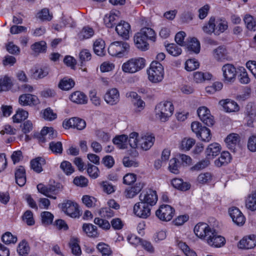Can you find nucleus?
Wrapping results in <instances>:
<instances>
[{
  "mask_svg": "<svg viewBox=\"0 0 256 256\" xmlns=\"http://www.w3.org/2000/svg\"><path fill=\"white\" fill-rule=\"evenodd\" d=\"M174 111L172 103L168 101L162 102L158 104L155 108L156 116L162 122H164L168 120Z\"/></svg>",
  "mask_w": 256,
  "mask_h": 256,
  "instance_id": "1",
  "label": "nucleus"
},
{
  "mask_svg": "<svg viewBox=\"0 0 256 256\" xmlns=\"http://www.w3.org/2000/svg\"><path fill=\"white\" fill-rule=\"evenodd\" d=\"M181 166L180 164L178 162L174 157L170 160L168 169L172 173L178 174L180 172Z\"/></svg>",
  "mask_w": 256,
  "mask_h": 256,
  "instance_id": "42",
  "label": "nucleus"
},
{
  "mask_svg": "<svg viewBox=\"0 0 256 256\" xmlns=\"http://www.w3.org/2000/svg\"><path fill=\"white\" fill-rule=\"evenodd\" d=\"M174 209L168 204L161 205L156 212V216L161 220L168 222L174 217Z\"/></svg>",
  "mask_w": 256,
  "mask_h": 256,
  "instance_id": "6",
  "label": "nucleus"
},
{
  "mask_svg": "<svg viewBox=\"0 0 256 256\" xmlns=\"http://www.w3.org/2000/svg\"><path fill=\"white\" fill-rule=\"evenodd\" d=\"M226 50L222 46H219L214 50V58L218 61H222L226 58Z\"/></svg>",
  "mask_w": 256,
  "mask_h": 256,
  "instance_id": "49",
  "label": "nucleus"
},
{
  "mask_svg": "<svg viewBox=\"0 0 256 256\" xmlns=\"http://www.w3.org/2000/svg\"><path fill=\"white\" fill-rule=\"evenodd\" d=\"M197 136L200 138L204 142H208L212 138L210 130L208 128L203 126Z\"/></svg>",
  "mask_w": 256,
  "mask_h": 256,
  "instance_id": "50",
  "label": "nucleus"
},
{
  "mask_svg": "<svg viewBox=\"0 0 256 256\" xmlns=\"http://www.w3.org/2000/svg\"><path fill=\"white\" fill-rule=\"evenodd\" d=\"M130 46L127 42L116 41L110 45L108 52L112 56L122 58L128 54Z\"/></svg>",
  "mask_w": 256,
  "mask_h": 256,
  "instance_id": "4",
  "label": "nucleus"
},
{
  "mask_svg": "<svg viewBox=\"0 0 256 256\" xmlns=\"http://www.w3.org/2000/svg\"><path fill=\"white\" fill-rule=\"evenodd\" d=\"M58 207L66 215L72 218H78L80 216L78 204L71 200H64L58 204Z\"/></svg>",
  "mask_w": 256,
  "mask_h": 256,
  "instance_id": "5",
  "label": "nucleus"
},
{
  "mask_svg": "<svg viewBox=\"0 0 256 256\" xmlns=\"http://www.w3.org/2000/svg\"><path fill=\"white\" fill-rule=\"evenodd\" d=\"M43 117L45 120L52 121L55 120L57 117V114L54 112L53 110L50 108L45 109L43 112Z\"/></svg>",
  "mask_w": 256,
  "mask_h": 256,
  "instance_id": "63",
  "label": "nucleus"
},
{
  "mask_svg": "<svg viewBox=\"0 0 256 256\" xmlns=\"http://www.w3.org/2000/svg\"><path fill=\"white\" fill-rule=\"evenodd\" d=\"M212 230L213 229H212L208 224L204 222L198 224L194 228V232L196 236L206 240Z\"/></svg>",
  "mask_w": 256,
  "mask_h": 256,
  "instance_id": "12",
  "label": "nucleus"
},
{
  "mask_svg": "<svg viewBox=\"0 0 256 256\" xmlns=\"http://www.w3.org/2000/svg\"><path fill=\"white\" fill-rule=\"evenodd\" d=\"M70 98L72 102L78 104H85L88 102L86 96L80 91L72 92L70 96Z\"/></svg>",
  "mask_w": 256,
  "mask_h": 256,
  "instance_id": "28",
  "label": "nucleus"
},
{
  "mask_svg": "<svg viewBox=\"0 0 256 256\" xmlns=\"http://www.w3.org/2000/svg\"><path fill=\"white\" fill-rule=\"evenodd\" d=\"M232 160L230 154L226 151L221 153L220 156L214 161L215 165L218 167L226 166Z\"/></svg>",
  "mask_w": 256,
  "mask_h": 256,
  "instance_id": "33",
  "label": "nucleus"
},
{
  "mask_svg": "<svg viewBox=\"0 0 256 256\" xmlns=\"http://www.w3.org/2000/svg\"><path fill=\"white\" fill-rule=\"evenodd\" d=\"M245 203L248 209L251 211L256 210V196L254 192L248 196Z\"/></svg>",
  "mask_w": 256,
  "mask_h": 256,
  "instance_id": "40",
  "label": "nucleus"
},
{
  "mask_svg": "<svg viewBox=\"0 0 256 256\" xmlns=\"http://www.w3.org/2000/svg\"><path fill=\"white\" fill-rule=\"evenodd\" d=\"M130 26L126 22L121 21L116 26V31L118 34L125 39L129 38Z\"/></svg>",
  "mask_w": 256,
  "mask_h": 256,
  "instance_id": "21",
  "label": "nucleus"
},
{
  "mask_svg": "<svg viewBox=\"0 0 256 256\" xmlns=\"http://www.w3.org/2000/svg\"><path fill=\"white\" fill-rule=\"evenodd\" d=\"M215 18L211 17L208 23H206L202 28L204 32L208 34H214Z\"/></svg>",
  "mask_w": 256,
  "mask_h": 256,
  "instance_id": "55",
  "label": "nucleus"
},
{
  "mask_svg": "<svg viewBox=\"0 0 256 256\" xmlns=\"http://www.w3.org/2000/svg\"><path fill=\"white\" fill-rule=\"evenodd\" d=\"M200 66L199 62L195 59H189L185 63V68L186 70L191 72L198 68Z\"/></svg>",
  "mask_w": 256,
  "mask_h": 256,
  "instance_id": "59",
  "label": "nucleus"
},
{
  "mask_svg": "<svg viewBox=\"0 0 256 256\" xmlns=\"http://www.w3.org/2000/svg\"><path fill=\"white\" fill-rule=\"evenodd\" d=\"M120 12L117 10H112L106 14L104 19L106 26L108 28L114 26L120 20Z\"/></svg>",
  "mask_w": 256,
  "mask_h": 256,
  "instance_id": "14",
  "label": "nucleus"
},
{
  "mask_svg": "<svg viewBox=\"0 0 256 256\" xmlns=\"http://www.w3.org/2000/svg\"><path fill=\"white\" fill-rule=\"evenodd\" d=\"M146 40L154 42L156 40V34L153 29L148 27H144L138 32Z\"/></svg>",
  "mask_w": 256,
  "mask_h": 256,
  "instance_id": "29",
  "label": "nucleus"
},
{
  "mask_svg": "<svg viewBox=\"0 0 256 256\" xmlns=\"http://www.w3.org/2000/svg\"><path fill=\"white\" fill-rule=\"evenodd\" d=\"M60 168L66 175H70L74 172V167L68 161H63L60 164Z\"/></svg>",
  "mask_w": 256,
  "mask_h": 256,
  "instance_id": "56",
  "label": "nucleus"
},
{
  "mask_svg": "<svg viewBox=\"0 0 256 256\" xmlns=\"http://www.w3.org/2000/svg\"><path fill=\"white\" fill-rule=\"evenodd\" d=\"M166 47L167 52L173 56H178L182 53V49L176 44H168Z\"/></svg>",
  "mask_w": 256,
  "mask_h": 256,
  "instance_id": "52",
  "label": "nucleus"
},
{
  "mask_svg": "<svg viewBox=\"0 0 256 256\" xmlns=\"http://www.w3.org/2000/svg\"><path fill=\"white\" fill-rule=\"evenodd\" d=\"M146 60L142 58H132L124 62L122 65V70L124 72L134 74L144 68Z\"/></svg>",
  "mask_w": 256,
  "mask_h": 256,
  "instance_id": "3",
  "label": "nucleus"
},
{
  "mask_svg": "<svg viewBox=\"0 0 256 256\" xmlns=\"http://www.w3.org/2000/svg\"><path fill=\"white\" fill-rule=\"evenodd\" d=\"M228 212L233 222L238 226H242L245 222V218L240 210L236 207L230 208Z\"/></svg>",
  "mask_w": 256,
  "mask_h": 256,
  "instance_id": "17",
  "label": "nucleus"
},
{
  "mask_svg": "<svg viewBox=\"0 0 256 256\" xmlns=\"http://www.w3.org/2000/svg\"><path fill=\"white\" fill-rule=\"evenodd\" d=\"M96 248L102 256H112V252L108 245L104 243H99Z\"/></svg>",
  "mask_w": 256,
  "mask_h": 256,
  "instance_id": "46",
  "label": "nucleus"
},
{
  "mask_svg": "<svg viewBox=\"0 0 256 256\" xmlns=\"http://www.w3.org/2000/svg\"><path fill=\"white\" fill-rule=\"evenodd\" d=\"M42 222L44 225H50L52 224L54 216L49 212H43L41 213Z\"/></svg>",
  "mask_w": 256,
  "mask_h": 256,
  "instance_id": "58",
  "label": "nucleus"
},
{
  "mask_svg": "<svg viewBox=\"0 0 256 256\" xmlns=\"http://www.w3.org/2000/svg\"><path fill=\"white\" fill-rule=\"evenodd\" d=\"M12 86V82L10 78L5 76L0 78V92L9 90Z\"/></svg>",
  "mask_w": 256,
  "mask_h": 256,
  "instance_id": "45",
  "label": "nucleus"
},
{
  "mask_svg": "<svg viewBox=\"0 0 256 256\" xmlns=\"http://www.w3.org/2000/svg\"><path fill=\"white\" fill-rule=\"evenodd\" d=\"M139 200L152 207L156 204L158 198L156 190L148 189L144 190L140 193L139 196Z\"/></svg>",
  "mask_w": 256,
  "mask_h": 256,
  "instance_id": "7",
  "label": "nucleus"
},
{
  "mask_svg": "<svg viewBox=\"0 0 256 256\" xmlns=\"http://www.w3.org/2000/svg\"><path fill=\"white\" fill-rule=\"evenodd\" d=\"M212 75L209 72H195L193 73V79L196 83H202L210 80Z\"/></svg>",
  "mask_w": 256,
  "mask_h": 256,
  "instance_id": "27",
  "label": "nucleus"
},
{
  "mask_svg": "<svg viewBox=\"0 0 256 256\" xmlns=\"http://www.w3.org/2000/svg\"><path fill=\"white\" fill-rule=\"evenodd\" d=\"M22 220L28 226H33L34 224V214L32 212L27 210L23 214Z\"/></svg>",
  "mask_w": 256,
  "mask_h": 256,
  "instance_id": "61",
  "label": "nucleus"
},
{
  "mask_svg": "<svg viewBox=\"0 0 256 256\" xmlns=\"http://www.w3.org/2000/svg\"><path fill=\"white\" fill-rule=\"evenodd\" d=\"M82 230L89 237L96 238L98 236V232L96 226L91 224H84Z\"/></svg>",
  "mask_w": 256,
  "mask_h": 256,
  "instance_id": "38",
  "label": "nucleus"
},
{
  "mask_svg": "<svg viewBox=\"0 0 256 256\" xmlns=\"http://www.w3.org/2000/svg\"><path fill=\"white\" fill-rule=\"evenodd\" d=\"M219 104L222 106L224 110L228 112H238L239 106L234 100L230 99L222 100L219 102Z\"/></svg>",
  "mask_w": 256,
  "mask_h": 256,
  "instance_id": "22",
  "label": "nucleus"
},
{
  "mask_svg": "<svg viewBox=\"0 0 256 256\" xmlns=\"http://www.w3.org/2000/svg\"><path fill=\"white\" fill-rule=\"evenodd\" d=\"M104 98L106 102L110 105L116 104L120 100V94L116 88H112L106 93Z\"/></svg>",
  "mask_w": 256,
  "mask_h": 256,
  "instance_id": "20",
  "label": "nucleus"
},
{
  "mask_svg": "<svg viewBox=\"0 0 256 256\" xmlns=\"http://www.w3.org/2000/svg\"><path fill=\"white\" fill-rule=\"evenodd\" d=\"M256 246V235L252 234L244 238L238 244V246L241 249H251Z\"/></svg>",
  "mask_w": 256,
  "mask_h": 256,
  "instance_id": "19",
  "label": "nucleus"
},
{
  "mask_svg": "<svg viewBox=\"0 0 256 256\" xmlns=\"http://www.w3.org/2000/svg\"><path fill=\"white\" fill-rule=\"evenodd\" d=\"M214 25V34L216 36H219L228 28V22L222 19L215 20Z\"/></svg>",
  "mask_w": 256,
  "mask_h": 256,
  "instance_id": "32",
  "label": "nucleus"
},
{
  "mask_svg": "<svg viewBox=\"0 0 256 256\" xmlns=\"http://www.w3.org/2000/svg\"><path fill=\"white\" fill-rule=\"evenodd\" d=\"M194 139L190 138H185L181 142L180 148L184 151L189 150L195 144Z\"/></svg>",
  "mask_w": 256,
  "mask_h": 256,
  "instance_id": "41",
  "label": "nucleus"
},
{
  "mask_svg": "<svg viewBox=\"0 0 256 256\" xmlns=\"http://www.w3.org/2000/svg\"><path fill=\"white\" fill-rule=\"evenodd\" d=\"M74 85L75 82L72 78L64 77L60 80L58 87L62 90H68L72 88Z\"/></svg>",
  "mask_w": 256,
  "mask_h": 256,
  "instance_id": "37",
  "label": "nucleus"
},
{
  "mask_svg": "<svg viewBox=\"0 0 256 256\" xmlns=\"http://www.w3.org/2000/svg\"><path fill=\"white\" fill-rule=\"evenodd\" d=\"M94 33L92 28L89 26H86L84 27L78 34V37L80 40L89 38L94 34Z\"/></svg>",
  "mask_w": 256,
  "mask_h": 256,
  "instance_id": "44",
  "label": "nucleus"
},
{
  "mask_svg": "<svg viewBox=\"0 0 256 256\" xmlns=\"http://www.w3.org/2000/svg\"><path fill=\"white\" fill-rule=\"evenodd\" d=\"M17 251L18 254L22 256H26L28 254L30 247L26 240H22L19 244Z\"/></svg>",
  "mask_w": 256,
  "mask_h": 256,
  "instance_id": "53",
  "label": "nucleus"
},
{
  "mask_svg": "<svg viewBox=\"0 0 256 256\" xmlns=\"http://www.w3.org/2000/svg\"><path fill=\"white\" fill-rule=\"evenodd\" d=\"M45 164V159L42 157H38L31 160L30 162L31 169L37 173H40L42 170V166Z\"/></svg>",
  "mask_w": 256,
  "mask_h": 256,
  "instance_id": "31",
  "label": "nucleus"
},
{
  "mask_svg": "<svg viewBox=\"0 0 256 256\" xmlns=\"http://www.w3.org/2000/svg\"><path fill=\"white\" fill-rule=\"evenodd\" d=\"M240 138L237 134L232 133L227 136L225 142L228 148L234 152L239 146Z\"/></svg>",
  "mask_w": 256,
  "mask_h": 256,
  "instance_id": "18",
  "label": "nucleus"
},
{
  "mask_svg": "<svg viewBox=\"0 0 256 256\" xmlns=\"http://www.w3.org/2000/svg\"><path fill=\"white\" fill-rule=\"evenodd\" d=\"M2 240L6 244H15L17 241V238L10 232H6L2 235Z\"/></svg>",
  "mask_w": 256,
  "mask_h": 256,
  "instance_id": "62",
  "label": "nucleus"
},
{
  "mask_svg": "<svg viewBox=\"0 0 256 256\" xmlns=\"http://www.w3.org/2000/svg\"><path fill=\"white\" fill-rule=\"evenodd\" d=\"M56 136V132L52 127H44L40 132V140L44 142Z\"/></svg>",
  "mask_w": 256,
  "mask_h": 256,
  "instance_id": "24",
  "label": "nucleus"
},
{
  "mask_svg": "<svg viewBox=\"0 0 256 256\" xmlns=\"http://www.w3.org/2000/svg\"><path fill=\"white\" fill-rule=\"evenodd\" d=\"M245 117L244 120L246 124L250 127L253 126V124L256 120V106L252 103H248L245 108Z\"/></svg>",
  "mask_w": 256,
  "mask_h": 256,
  "instance_id": "9",
  "label": "nucleus"
},
{
  "mask_svg": "<svg viewBox=\"0 0 256 256\" xmlns=\"http://www.w3.org/2000/svg\"><path fill=\"white\" fill-rule=\"evenodd\" d=\"M151 208L150 206L140 200L134 206V214L140 218H146L151 214Z\"/></svg>",
  "mask_w": 256,
  "mask_h": 256,
  "instance_id": "8",
  "label": "nucleus"
},
{
  "mask_svg": "<svg viewBox=\"0 0 256 256\" xmlns=\"http://www.w3.org/2000/svg\"><path fill=\"white\" fill-rule=\"evenodd\" d=\"M50 150L55 154H61L62 152V144L60 142H52L50 143Z\"/></svg>",
  "mask_w": 256,
  "mask_h": 256,
  "instance_id": "64",
  "label": "nucleus"
},
{
  "mask_svg": "<svg viewBox=\"0 0 256 256\" xmlns=\"http://www.w3.org/2000/svg\"><path fill=\"white\" fill-rule=\"evenodd\" d=\"M175 158L181 166H186L190 165L192 163V158L185 154L178 153L176 155Z\"/></svg>",
  "mask_w": 256,
  "mask_h": 256,
  "instance_id": "43",
  "label": "nucleus"
},
{
  "mask_svg": "<svg viewBox=\"0 0 256 256\" xmlns=\"http://www.w3.org/2000/svg\"><path fill=\"white\" fill-rule=\"evenodd\" d=\"M171 182L174 188L182 191H186L188 190L190 188V184L189 183L184 182V180L180 178H173Z\"/></svg>",
  "mask_w": 256,
  "mask_h": 256,
  "instance_id": "34",
  "label": "nucleus"
},
{
  "mask_svg": "<svg viewBox=\"0 0 256 256\" xmlns=\"http://www.w3.org/2000/svg\"><path fill=\"white\" fill-rule=\"evenodd\" d=\"M37 17L42 21H50L52 18V14L50 13L48 8H44L38 13Z\"/></svg>",
  "mask_w": 256,
  "mask_h": 256,
  "instance_id": "54",
  "label": "nucleus"
},
{
  "mask_svg": "<svg viewBox=\"0 0 256 256\" xmlns=\"http://www.w3.org/2000/svg\"><path fill=\"white\" fill-rule=\"evenodd\" d=\"M185 46H186L188 50L190 52L198 54L200 51V42L197 38H195L188 39V42L185 44Z\"/></svg>",
  "mask_w": 256,
  "mask_h": 256,
  "instance_id": "30",
  "label": "nucleus"
},
{
  "mask_svg": "<svg viewBox=\"0 0 256 256\" xmlns=\"http://www.w3.org/2000/svg\"><path fill=\"white\" fill-rule=\"evenodd\" d=\"M19 102L22 106L36 104L38 100L36 96L31 94H23L19 97Z\"/></svg>",
  "mask_w": 256,
  "mask_h": 256,
  "instance_id": "25",
  "label": "nucleus"
},
{
  "mask_svg": "<svg viewBox=\"0 0 256 256\" xmlns=\"http://www.w3.org/2000/svg\"><path fill=\"white\" fill-rule=\"evenodd\" d=\"M128 138L126 135H120L116 136L113 139V142L118 148L121 149L127 148Z\"/></svg>",
  "mask_w": 256,
  "mask_h": 256,
  "instance_id": "39",
  "label": "nucleus"
},
{
  "mask_svg": "<svg viewBox=\"0 0 256 256\" xmlns=\"http://www.w3.org/2000/svg\"><path fill=\"white\" fill-rule=\"evenodd\" d=\"M82 201L83 204L88 208H92L96 206V199L88 195L82 196Z\"/></svg>",
  "mask_w": 256,
  "mask_h": 256,
  "instance_id": "57",
  "label": "nucleus"
},
{
  "mask_svg": "<svg viewBox=\"0 0 256 256\" xmlns=\"http://www.w3.org/2000/svg\"><path fill=\"white\" fill-rule=\"evenodd\" d=\"M93 48L94 53L99 56L104 55L105 42L102 39L96 40L93 44Z\"/></svg>",
  "mask_w": 256,
  "mask_h": 256,
  "instance_id": "36",
  "label": "nucleus"
},
{
  "mask_svg": "<svg viewBox=\"0 0 256 256\" xmlns=\"http://www.w3.org/2000/svg\"><path fill=\"white\" fill-rule=\"evenodd\" d=\"M198 114L201 120L208 126H212L214 124L213 116L210 114V110L205 106L198 108Z\"/></svg>",
  "mask_w": 256,
  "mask_h": 256,
  "instance_id": "13",
  "label": "nucleus"
},
{
  "mask_svg": "<svg viewBox=\"0 0 256 256\" xmlns=\"http://www.w3.org/2000/svg\"><path fill=\"white\" fill-rule=\"evenodd\" d=\"M244 20L246 26V28L250 30H256V20L250 14H246Z\"/></svg>",
  "mask_w": 256,
  "mask_h": 256,
  "instance_id": "48",
  "label": "nucleus"
},
{
  "mask_svg": "<svg viewBox=\"0 0 256 256\" xmlns=\"http://www.w3.org/2000/svg\"><path fill=\"white\" fill-rule=\"evenodd\" d=\"M134 40L136 47L142 50H146L148 49L149 44L148 41L138 32L134 37Z\"/></svg>",
  "mask_w": 256,
  "mask_h": 256,
  "instance_id": "26",
  "label": "nucleus"
},
{
  "mask_svg": "<svg viewBox=\"0 0 256 256\" xmlns=\"http://www.w3.org/2000/svg\"><path fill=\"white\" fill-rule=\"evenodd\" d=\"M62 126L66 129L74 128L78 130H82L86 128V122L82 118L74 117L68 120H64Z\"/></svg>",
  "mask_w": 256,
  "mask_h": 256,
  "instance_id": "10",
  "label": "nucleus"
},
{
  "mask_svg": "<svg viewBox=\"0 0 256 256\" xmlns=\"http://www.w3.org/2000/svg\"><path fill=\"white\" fill-rule=\"evenodd\" d=\"M28 112L22 109H18L16 114L12 116L13 122L16 123L20 122L28 117Z\"/></svg>",
  "mask_w": 256,
  "mask_h": 256,
  "instance_id": "47",
  "label": "nucleus"
},
{
  "mask_svg": "<svg viewBox=\"0 0 256 256\" xmlns=\"http://www.w3.org/2000/svg\"><path fill=\"white\" fill-rule=\"evenodd\" d=\"M79 243V240L74 237H72L68 243L72 254L76 256H80L82 253Z\"/></svg>",
  "mask_w": 256,
  "mask_h": 256,
  "instance_id": "35",
  "label": "nucleus"
},
{
  "mask_svg": "<svg viewBox=\"0 0 256 256\" xmlns=\"http://www.w3.org/2000/svg\"><path fill=\"white\" fill-rule=\"evenodd\" d=\"M32 50L35 52H45L46 50V44L44 41L36 42L31 46Z\"/></svg>",
  "mask_w": 256,
  "mask_h": 256,
  "instance_id": "51",
  "label": "nucleus"
},
{
  "mask_svg": "<svg viewBox=\"0 0 256 256\" xmlns=\"http://www.w3.org/2000/svg\"><path fill=\"white\" fill-rule=\"evenodd\" d=\"M206 240L208 244L214 247H220L224 246L225 243V238L220 236L218 235L214 229L208 236Z\"/></svg>",
  "mask_w": 256,
  "mask_h": 256,
  "instance_id": "16",
  "label": "nucleus"
},
{
  "mask_svg": "<svg viewBox=\"0 0 256 256\" xmlns=\"http://www.w3.org/2000/svg\"><path fill=\"white\" fill-rule=\"evenodd\" d=\"M100 214L102 217L110 218L115 215V212L110 208L106 206L102 208L100 210Z\"/></svg>",
  "mask_w": 256,
  "mask_h": 256,
  "instance_id": "60",
  "label": "nucleus"
},
{
  "mask_svg": "<svg viewBox=\"0 0 256 256\" xmlns=\"http://www.w3.org/2000/svg\"><path fill=\"white\" fill-rule=\"evenodd\" d=\"M148 78L152 83L162 82L164 77V68L162 65L157 61H153L147 70Z\"/></svg>",
  "mask_w": 256,
  "mask_h": 256,
  "instance_id": "2",
  "label": "nucleus"
},
{
  "mask_svg": "<svg viewBox=\"0 0 256 256\" xmlns=\"http://www.w3.org/2000/svg\"><path fill=\"white\" fill-rule=\"evenodd\" d=\"M155 141V138L152 134H146L138 138V147L144 150H148L153 145Z\"/></svg>",
  "mask_w": 256,
  "mask_h": 256,
  "instance_id": "15",
  "label": "nucleus"
},
{
  "mask_svg": "<svg viewBox=\"0 0 256 256\" xmlns=\"http://www.w3.org/2000/svg\"><path fill=\"white\" fill-rule=\"evenodd\" d=\"M221 150L220 144L216 142H214L208 145L206 148L205 153L208 159H212L218 155Z\"/></svg>",
  "mask_w": 256,
  "mask_h": 256,
  "instance_id": "23",
  "label": "nucleus"
},
{
  "mask_svg": "<svg viewBox=\"0 0 256 256\" xmlns=\"http://www.w3.org/2000/svg\"><path fill=\"white\" fill-rule=\"evenodd\" d=\"M224 81L227 82H232L236 78L237 72L235 66L230 64L224 65L222 68Z\"/></svg>",
  "mask_w": 256,
  "mask_h": 256,
  "instance_id": "11",
  "label": "nucleus"
}]
</instances>
